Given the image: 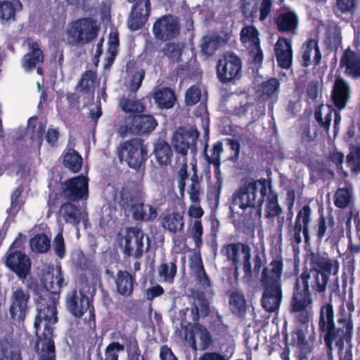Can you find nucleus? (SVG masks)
<instances>
[{"instance_id": "obj_31", "label": "nucleus", "mask_w": 360, "mask_h": 360, "mask_svg": "<svg viewBox=\"0 0 360 360\" xmlns=\"http://www.w3.org/2000/svg\"><path fill=\"white\" fill-rule=\"evenodd\" d=\"M162 226L164 229L173 233L182 231L184 226V216L178 212L167 214L162 218Z\"/></svg>"}, {"instance_id": "obj_13", "label": "nucleus", "mask_w": 360, "mask_h": 360, "mask_svg": "<svg viewBox=\"0 0 360 360\" xmlns=\"http://www.w3.org/2000/svg\"><path fill=\"white\" fill-rule=\"evenodd\" d=\"M222 251L224 252L229 260H231L234 264H242L245 274L251 272L250 248L249 246L238 244H230L225 246Z\"/></svg>"}, {"instance_id": "obj_12", "label": "nucleus", "mask_w": 360, "mask_h": 360, "mask_svg": "<svg viewBox=\"0 0 360 360\" xmlns=\"http://www.w3.org/2000/svg\"><path fill=\"white\" fill-rule=\"evenodd\" d=\"M63 193L65 198L70 200L86 199L88 197L87 179L80 175L65 181L63 186Z\"/></svg>"}, {"instance_id": "obj_24", "label": "nucleus", "mask_w": 360, "mask_h": 360, "mask_svg": "<svg viewBox=\"0 0 360 360\" xmlns=\"http://www.w3.org/2000/svg\"><path fill=\"white\" fill-rule=\"evenodd\" d=\"M42 281L45 288L53 293H58L65 284L62 275L61 267L48 266L47 271L43 274Z\"/></svg>"}, {"instance_id": "obj_50", "label": "nucleus", "mask_w": 360, "mask_h": 360, "mask_svg": "<svg viewBox=\"0 0 360 360\" xmlns=\"http://www.w3.org/2000/svg\"><path fill=\"white\" fill-rule=\"evenodd\" d=\"M229 303L233 313L240 315L245 310V300L240 292H233L230 297Z\"/></svg>"}, {"instance_id": "obj_48", "label": "nucleus", "mask_w": 360, "mask_h": 360, "mask_svg": "<svg viewBox=\"0 0 360 360\" xmlns=\"http://www.w3.org/2000/svg\"><path fill=\"white\" fill-rule=\"evenodd\" d=\"M115 200L125 210H131L134 205L133 194L128 188H122L120 191L116 192Z\"/></svg>"}, {"instance_id": "obj_15", "label": "nucleus", "mask_w": 360, "mask_h": 360, "mask_svg": "<svg viewBox=\"0 0 360 360\" xmlns=\"http://www.w3.org/2000/svg\"><path fill=\"white\" fill-rule=\"evenodd\" d=\"M144 233L137 228H131L127 231L123 239V250L125 255L135 258L142 256L143 252Z\"/></svg>"}, {"instance_id": "obj_27", "label": "nucleus", "mask_w": 360, "mask_h": 360, "mask_svg": "<svg viewBox=\"0 0 360 360\" xmlns=\"http://www.w3.org/2000/svg\"><path fill=\"white\" fill-rule=\"evenodd\" d=\"M282 297V288H264L262 298V307L268 311H276L280 307Z\"/></svg>"}, {"instance_id": "obj_60", "label": "nucleus", "mask_w": 360, "mask_h": 360, "mask_svg": "<svg viewBox=\"0 0 360 360\" xmlns=\"http://www.w3.org/2000/svg\"><path fill=\"white\" fill-rule=\"evenodd\" d=\"M358 0H336V7L342 13H352L356 8Z\"/></svg>"}, {"instance_id": "obj_22", "label": "nucleus", "mask_w": 360, "mask_h": 360, "mask_svg": "<svg viewBox=\"0 0 360 360\" xmlns=\"http://www.w3.org/2000/svg\"><path fill=\"white\" fill-rule=\"evenodd\" d=\"M86 216V212L78 209L74 204L65 202L60 206L58 210V221L76 226L80 221H85Z\"/></svg>"}, {"instance_id": "obj_54", "label": "nucleus", "mask_w": 360, "mask_h": 360, "mask_svg": "<svg viewBox=\"0 0 360 360\" xmlns=\"http://www.w3.org/2000/svg\"><path fill=\"white\" fill-rule=\"evenodd\" d=\"M279 87V82L276 79H271L261 86V94L263 98H268L276 93Z\"/></svg>"}, {"instance_id": "obj_58", "label": "nucleus", "mask_w": 360, "mask_h": 360, "mask_svg": "<svg viewBox=\"0 0 360 360\" xmlns=\"http://www.w3.org/2000/svg\"><path fill=\"white\" fill-rule=\"evenodd\" d=\"M146 20V13L142 15L141 17L132 11L127 21L128 27L132 31L137 30L143 25Z\"/></svg>"}, {"instance_id": "obj_45", "label": "nucleus", "mask_w": 360, "mask_h": 360, "mask_svg": "<svg viewBox=\"0 0 360 360\" xmlns=\"http://www.w3.org/2000/svg\"><path fill=\"white\" fill-rule=\"evenodd\" d=\"M120 105L126 112H142L145 110L142 102L135 99L132 95H129L128 98H122Z\"/></svg>"}, {"instance_id": "obj_33", "label": "nucleus", "mask_w": 360, "mask_h": 360, "mask_svg": "<svg viewBox=\"0 0 360 360\" xmlns=\"http://www.w3.org/2000/svg\"><path fill=\"white\" fill-rule=\"evenodd\" d=\"M0 360H21L18 346L8 340H0Z\"/></svg>"}, {"instance_id": "obj_3", "label": "nucleus", "mask_w": 360, "mask_h": 360, "mask_svg": "<svg viewBox=\"0 0 360 360\" xmlns=\"http://www.w3.org/2000/svg\"><path fill=\"white\" fill-rule=\"evenodd\" d=\"M266 194L264 182L258 181L245 184L233 194L231 210L233 213L243 214L246 210L257 207L261 212L263 198Z\"/></svg>"}, {"instance_id": "obj_64", "label": "nucleus", "mask_w": 360, "mask_h": 360, "mask_svg": "<svg viewBox=\"0 0 360 360\" xmlns=\"http://www.w3.org/2000/svg\"><path fill=\"white\" fill-rule=\"evenodd\" d=\"M150 1L149 0H139L136 5L134 6L132 11L139 14L142 17L146 13V19L150 14Z\"/></svg>"}, {"instance_id": "obj_4", "label": "nucleus", "mask_w": 360, "mask_h": 360, "mask_svg": "<svg viewBox=\"0 0 360 360\" xmlns=\"http://www.w3.org/2000/svg\"><path fill=\"white\" fill-rule=\"evenodd\" d=\"M198 137V133L193 129H184L179 128L172 136V143L174 150L182 157V166L177 174L178 188L180 195H184L186 186V179L188 177L187 164L185 156L189 149L195 148V141Z\"/></svg>"}, {"instance_id": "obj_1", "label": "nucleus", "mask_w": 360, "mask_h": 360, "mask_svg": "<svg viewBox=\"0 0 360 360\" xmlns=\"http://www.w3.org/2000/svg\"><path fill=\"white\" fill-rule=\"evenodd\" d=\"M337 324L334 321V310L330 302L324 304L319 313V326L322 332H326L324 340L328 347L333 342L337 345L344 340L349 342L352 338L353 323L351 314L341 305L338 313Z\"/></svg>"}, {"instance_id": "obj_20", "label": "nucleus", "mask_w": 360, "mask_h": 360, "mask_svg": "<svg viewBox=\"0 0 360 360\" xmlns=\"http://www.w3.org/2000/svg\"><path fill=\"white\" fill-rule=\"evenodd\" d=\"M186 341L195 350H205L212 342V338L207 330L200 324L195 323L191 328Z\"/></svg>"}, {"instance_id": "obj_6", "label": "nucleus", "mask_w": 360, "mask_h": 360, "mask_svg": "<svg viewBox=\"0 0 360 360\" xmlns=\"http://www.w3.org/2000/svg\"><path fill=\"white\" fill-rule=\"evenodd\" d=\"M57 321L55 302L53 300H49L46 306L40 303L38 314L34 323L38 340H52V326L55 324Z\"/></svg>"}, {"instance_id": "obj_49", "label": "nucleus", "mask_w": 360, "mask_h": 360, "mask_svg": "<svg viewBox=\"0 0 360 360\" xmlns=\"http://www.w3.org/2000/svg\"><path fill=\"white\" fill-rule=\"evenodd\" d=\"M119 41L116 34L110 33L108 41V49L106 53L105 68H109L113 63L117 54V49L118 46Z\"/></svg>"}, {"instance_id": "obj_61", "label": "nucleus", "mask_w": 360, "mask_h": 360, "mask_svg": "<svg viewBox=\"0 0 360 360\" xmlns=\"http://www.w3.org/2000/svg\"><path fill=\"white\" fill-rule=\"evenodd\" d=\"M165 56L173 60L178 61L181 56V49L179 45L175 44H167L162 49Z\"/></svg>"}, {"instance_id": "obj_11", "label": "nucleus", "mask_w": 360, "mask_h": 360, "mask_svg": "<svg viewBox=\"0 0 360 360\" xmlns=\"http://www.w3.org/2000/svg\"><path fill=\"white\" fill-rule=\"evenodd\" d=\"M179 27L176 18L172 15H165L154 23L153 34L157 39L169 40L179 34Z\"/></svg>"}, {"instance_id": "obj_35", "label": "nucleus", "mask_w": 360, "mask_h": 360, "mask_svg": "<svg viewBox=\"0 0 360 360\" xmlns=\"http://www.w3.org/2000/svg\"><path fill=\"white\" fill-rule=\"evenodd\" d=\"M191 165L193 174L190 179L191 184L188 187V193L193 203H199L200 196L202 194L203 191L201 186L200 179L196 174V165L193 163Z\"/></svg>"}, {"instance_id": "obj_37", "label": "nucleus", "mask_w": 360, "mask_h": 360, "mask_svg": "<svg viewBox=\"0 0 360 360\" xmlns=\"http://www.w3.org/2000/svg\"><path fill=\"white\" fill-rule=\"evenodd\" d=\"M333 109L329 105H320L315 111L314 117L320 126L328 131L333 118Z\"/></svg>"}, {"instance_id": "obj_53", "label": "nucleus", "mask_w": 360, "mask_h": 360, "mask_svg": "<svg viewBox=\"0 0 360 360\" xmlns=\"http://www.w3.org/2000/svg\"><path fill=\"white\" fill-rule=\"evenodd\" d=\"M347 163L352 171H360V146L351 148L350 153L347 156Z\"/></svg>"}, {"instance_id": "obj_2", "label": "nucleus", "mask_w": 360, "mask_h": 360, "mask_svg": "<svg viewBox=\"0 0 360 360\" xmlns=\"http://www.w3.org/2000/svg\"><path fill=\"white\" fill-rule=\"evenodd\" d=\"M314 264L316 267L303 272L297 281L307 290L311 288L319 294H324L328 283L329 274H338L339 264L336 260L326 257L316 259Z\"/></svg>"}, {"instance_id": "obj_30", "label": "nucleus", "mask_w": 360, "mask_h": 360, "mask_svg": "<svg viewBox=\"0 0 360 360\" xmlns=\"http://www.w3.org/2000/svg\"><path fill=\"white\" fill-rule=\"evenodd\" d=\"M115 283L117 292L123 296H129L133 291L134 279L125 271H119L116 275Z\"/></svg>"}, {"instance_id": "obj_46", "label": "nucleus", "mask_w": 360, "mask_h": 360, "mask_svg": "<svg viewBox=\"0 0 360 360\" xmlns=\"http://www.w3.org/2000/svg\"><path fill=\"white\" fill-rule=\"evenodd\" d=\"M282 211V208L278 202L277 195L269 192L267 196V202L265 208V217L266 218L278 217Z\"/></svg>"}, {"instance_id": "obj_63", "label": "nucleus", "mask_w": 360, "mask_h": 360, "mask_svg": "<svg viewBox=\"0 0 360 360\" xmlns=\"http://www.w3.org/2000/svg\"><path fill=\"white\" fill-rule=\"evenodd\" d=\"M53 248L55 253L60 257H64L65 255V246L62 233H58L53 242Z\"/></svg>"}, {"instance_id": "obj_10", "label": "nucleus", "mask_w": 360, "mask_h": 360, "mask_svg": "<svg viewBox=\"0 0 360 360\" xmlns=\"http://www.w3.org/2000/svg\"><path fill=\"white\" fill-rule=\"evenodd\" d=\"M241 62L239 58L233 53H226L218 63L217 73L223 82L237 78L240 74Z\"/></svg>"}, {"instance_id": "obj_23", "label": "nucleus", "mask_w": 360, "mask_h": 360, "mask_svg": "<svg viewBox=\"0 0 360 360\" xmlns=\"http://www.w3.org/2000/svg\"><path fill=\"white\" fill-rule=\"evenodd\" d=\"M275 22L279 32L294 35L297 31L299 18L294 11H285L278 15Z\"/></svg>"}, {"instance_id": "obj_25", "label": "nucleus", "mask_w": 360, "mask_h": 360, "mask_svg": "<svg viewBox=\"0 0 360 360\" xmlns=\"http://www.w3.org/2000/svg\"><path fill=\"white\" fill-rule=\"evenodd\" d=\"M276 60L278 65L288 69L292 64V49L291 43L284 37H279L274 47Z\"/></svg>"}, {"instance_id": "obj_28", "label": "nucleus", "mask_w": 360, "mask_h": 360, "mask_svg": "<svg viewBox=\"0 0 360 360\" xmlns=\"http://www.w3.org/2000/svg\"><path fill=\"white\" fill-rule=\"evenodd\" d=\"M28 47L30 51L25 55L22 59V68L27 72L33 70L44 60L42 52L36 42L29 41Z\"/></svg>"}, {"instance_id": "obj_57", "label": "nucleus", "mask_w": 360, "mask_h": 360, "mask_svg": "<svg viewBox=\"0 0 360 360\" xmlns=\"http://www.w3.org/2000/svg\"><path fill=\"white\" fill-rule=\"evenodd\" d=\"M241 11L244 15L247 18H253L257 13V0H240Z\"/></svg>"}, {"instance_id": "obj_62", "label": "nucleus", "mask_w": 360, "mask_h": 360, "mask_svg": "<svg viewBox=\"0 0 360 360\" xmlns=\"http://www.w3.org/2000/svg\"><path fill=\"white\" fill-rule=\"evenodd\" d=\"M222 151V143L221 142L216 143L213 146L210 155H207L208 162L219 167L220 165V155Z\"/></svg>"}, {"instance_id": "obj_21", "label": "nucleus", "mask_w": 360, "mask_h": 360, "mask_svg": "<svg viewBox=\"0 0 360 360\" xmlns=\"http://www.w3.org/2000/svg\"><path fill=\"white\" fill-rule=\"evenodd\" d=\"M67 306L69 311L75 317H81L89 311V318L94 317L93 311L89 308V298L81 292H72L67 298Z\"/></svg>"}, {"instance_id": "obj_26", "label": "nucleus", "mask_w": 360, "mask_h": 360, "mask_svg": "<svg viewBox=\"0 0 360 360\" xmlns=\"http://www.w3.org/2000/svg\"><path fill=\"white\" fill-rule=\"evenodd\" d=\"M312 300L309 290L302 287L300 283L297 281L295 292L291 301L292 311L303 310L311 307Z\"/></svg>"}, {"instance_id": "obj_47", "label": "nucleus", "mask_w": 360, "mask_h": 360, "mask_svg": "<svg viewBox=\"0 0 360 360\" xmlns=\"http://www.w3.org/2000/svg\"><path fill=\"white\" fill-rule=\"evenodd\" d=\"M32 251L38 253L46 252L51 247V242L45 234H38L33 237L30 242Z\"/></svg>"}, {"instance_id": "obj_56", "label": "nucleus", "mask_w": 360, "mask_h": 360, "mask_svg": "<svg viewBox=\"0 0 360 360\" xmlns=\"http://www.w3.org/2000/svg\"><path fill=\"white\" fill-rule=\"evenodd\" d=\"M190 234L195 242L196 247L202 245V226L200 220H194L190 226Z\"/></svg>"}, {"instance_id": "obj_29", "label": "nucleus", "mask_w": 360, "mask_h": 360, "mask_svg": "<svg viewBox=\"0 0 360 360\" xmlns=\"http://www.w3.org/2000/svg\"><path fill=\"white\" fill-rule=\"evenodd\" d=\"M321 58L318 43L314 39L309 40L302 48V63L305 67L312 63H318Z\"/></svg>"}, {"instance_id": "obj_36", "label": "nucleus", "mask_w": 360, "mask_h": 360, "mask_svg": "<svg viewBox=\"0 0 360 360\" xmlns=\"http://www.w3.org/2000/svg\"><path fill=\"white\" fill-rule=\"evenodd\" d=\"M223 39L217 34L204 37L200 41L201 53L205 56H212L219 48Z\"/></svg>"}, {"instance_id": "obj_44", "label": "nucleus", "mask_w": 360, "mask_h": 360, "mask_svg": "<svg viewBox=\"0 0 360 360\" xmlns=\"http://www.w3.org/2000/svg\"><path fill=\"white\" fill-rule=\"evenodd\" d=\"M311 210L308 205L304 206L298 212L296 219L295 224H297L303 227V235L305 238V241L307 242L309 236V224L310 222V215Z\"/></svg>"}, {"instance_id": "obj_9", "label": "nucleus", "mask_w": 360, "mask_h": 360, "mask_svg": "<svg viewBox=\"0 0 360 360\" xmlns=\"http://www.w3.org/2000/svg\"><path fill=\"white\" fill-rule=\"evenodd\" d=\"M157 125V122L151 115L129 116L120 126L118 132L124 136L131 131L133 134H144L153 131Z\"/></svg>"}, {"instance_id": "obj_59", "label": "nucleus", "mask_w": 360, "mask_h": 360, "mask_svg": "<svg viewBox=\"0 0 360 360\" xmlns=\"http://www.w3.org/2000/svg\"><path fill=\"white\" fill-rule=\"evenodd\" d=\"M201 91L196 85L191 86L186 92L185 101L188 105L196 104L200 98Z\"/></svg>"}, {"instance_id": "obj_51", "label": "nucleus", "mask_w": 360, "mask_h": 360, "mask_svg": "<svg viewBox=\"0 0 360 360\" xmlns=\"http://www.w3.org/2000/svg\"><path fill=\"white\" fill-rule=\"evenodd\" d=\"M96 74L92 71H86L82 76L77 89L80 91L87 92L94 88L96 83Z\"/></svg>"}, {"instance_id": "obj_14", "label": "nucleus", "mask_w": 360, "mask_h": 360, "mask_svg": "<svg viewBox=\"0 0 360 360\" xmlns=\"http://www.w3.org/2000/svg\"><path fill=\"white\" fill-rule=\"evenodd\" d=\"M240 39L254 61L257 63H261L263 60V53L259 46L257 30L251 25L245 27L240 32Z\"/></svg>"}, {"instance_id": "obj_18", "label": "nucleus", "mask_w": 360, "mask_h": 360, "mask_svg": "<svg viewBox=\"0 0 360 360\" xmlns=\"http://www.w3.org/2000/svg\"><path fill=\"white\" fill-rule=\"evenodd\" d=\"M30 294L21 289L12 292L11 296L10 314L15 321H22L27 311Z\"/></svg>"}, {"instance_id": "obj_7", "label": "nucleus", "mask_w": 360, "mask_h": 360, "mask_svg": "<svg viewBox=\"0 0 360 360\" xmlns=\"http://www.w3.org/2000/svg\"><path fill=\"white\" fill-rule=\"evenodd\" d=\"M25 236L19 233L18 238L11 245L6 260V264L12 269L18 277L24 280L30 271L31 262L29 257L15 248L25 240Z\"/></svg>"}, {"instance_id": "obj_5", "label": "nucleus", "mask_w": 360, "mask_h": 360, "mask_svg": "<svg viewBox=\"0 0 360 360\" xmlns=\"http://www.w3.org/2000/svg\"><path fill=\"white\" fill-rule=\"evenodd\" d=\"M98 27L91 18L79 19L67 27L66 40L72 46H83L96 37Z\"/></svg>"}, {"instance_id": "obj_43", "label": "nucleus", "mask_w": 360, "mask_h": 360, "mask_svg": "<svg viewBox=\"0 0 360 360\" xmlns=\"http://www.w3.org/2000/svg\"><path fill=\"white\" fill-rule=\"evenodd\" d=\"M19 0L4 1L0 3V18L10 20L14 17L15 12L20 9Z\"/></svg>"}, {"instance_id": "obj_55", "label": "nucleus", "mask_w": 360, "mask_h": 360, "mask_svg": "<svg viewBox=\"0 0 360 360\" xmlns=\"http://www.w3.org/2000/svg\"><path fill=\"white\" fill-rule=\"evenodd\" d=\"M124 346L119 342L109 344L105 349V358L101 360H118V352H123Z\"/></svg>"}, {"instance_id": "obj_34", "label": "nucleus", "mask_w": 360, "mask_h": 360, "mask_svg": "<svg viewBox=\"0 0 360 360\" xmlns=\"http://www.w3.org/2000/svg\"><path fill=\"white\" fill-rule=\"evenodd\" d=\"M133 217L135 219L149 221L154 219L157 217V212L150 205L143 203L134 204L131 208Z\"/></svg>"}, {"instance_id": "obj_38", "label": "nucleus", "mask_w": 360, "mask_h": 360, "mask_svg": "<svg viewBox=\"0 0 360 360\" xmlns=\"http://www.w3.org/2000/svg\"><path fill=\"white\" fill-rule=\"evenodd\" d=\"M177 267L174 262L162 263L157 269L159 281L172 283L176 274Z\"/></svg>"}, {"instance_id": "obj_41", "label": "nucleus", "mask_w": 360, "mask_h": 360, "mask_svg": "<svg viewBox=\"0 0 360 360\" xmlns=\"http://www.w3.org/2000/svg\"><path fill=\"white\" fill-rule=\"evenodd\" d=\"M154 98L158 105L164 108H172L175 101L174 94L169 88H164L156 91Z\"/></svg>"}, {"instance_id": "obj_19", "label": "nucleus", "mask_w": 360, "mask_h": 360, "mask_svg": "<svg viewBox=\"0 0 360 360\" xmlns=\"http://www.w3.org/2000/svg\"><path fill=\"white\" fill-rule=\"evenodd\" d=\"M340 66L345 75L355 79L360 78V53L347 49L341 56Z\"/></svg>"}, {"instance_id": "obj_42", "label": "nucleus", "mask_w": 360, "mask_h": 360, "mask_svg": "<svg viewBox=\"0 0 360 360\" xmlns=\"http://www.w3.org/2000/svg\"><path fill=\"white\" fill-rule=\"evenodd\" d=\"M209 310V303L202 295L195 299L191 308V315L193 321H198L200 316H205Z\"/></svg>"}, {"instance_id": "obj_40", "label": "nucleus", "mask_w": 360, "mask_h": 360, "mask_svg": "<svg viewBox=\"0 0 360 360\" xmlns=\"http://www.w3.org/2000/svg\"><path fill=\"white\" fill-rule=\"evenodd\" d=\"M154 153L160 165H167L170 162L172 152L168 143L159 141L155 144Z\"/></svg>"}, {"instance_id": "obj_8", "label": "nucleus", "mask_w": 360, "mask_h": 360, "mask_svg": "<svg viewBox=\"0 0 360 360\" xmlns=\"http://www.w3.org/2000/svg\"><path fill=\"white\" fill-rule=\"evenodd\" d=\"M146 148L141 139H133L126 141L122 146L120 157L130 167L139 168L146 160Z\"/></svg>"}, {"instance_id": "obj_52", "label": "nucleus", "mask_w": 360, "mask_h": 360, "mask_svg": "<svg viewBox=\"0 0 360 360\" xmlns=\"http://www.w3.org/2000/svg\"><path fill=\"white\" fill-rule=\"evenodd\" d=\"M352 199V192L349 188H340L335 193V204L337 207H347Z\"/></svg>"}, {"instance_id": "obj_39", "label": "nucleus", "mask_w": 360, "mask_h": 360, "mask_svg": "<svg viewBox=\"0 0 360 360\" xmlns=\"http://www.w3.org/2000/svg\"><path fill=\"white\" fill-rule=\"evenodd\" d=\"M63 163L70 170L76 173L81 169L82 165V158L75 150L68 148L65 152Z\"/></svg>"}, {"instance_id": "obj_17", "label": "nucleus", "mask_w": 360, "mask_h": 360, "mask_svg": "<svg viewBox=\"0 0 360 360\" xmlns=\"http://www.w3.org/2000/svg\"><path fill=\"white\" fill-rule=\"evenodd\" d=\"M283 263L273 260L262 272L261 283L264 288H281Z\"/></svg>"}, {"instance_id": "obj_16", "label": "nucleus", "mask_w": 360, "mask_h": 360, "mask_svg": "<svg viewBox=\"0 0 360 360\" xmlns=\"http://www.w3.org/2000/svg\"><path fill=\"white\" fill-rule=\"evenodd\" d=\"M352 87L349 82L342 77L335 79L331 92V99L339 110L346 108L351 99Z\"/></svg>"}, {"instance_id": "obj_32", "label": "nucleus", "mask_w": 360, "mask_h": 360, "mask_svg": "<svg viewBox=\"0 0 360 360\" xmlns=\"http://www.w3.org/2000/svg\"><path fill=\"white\" fill-rule=\"evenodd\" d=\"M35 348L39 356V360H55V346L53 340H37Z\"/></svg>"}]
</instances>
